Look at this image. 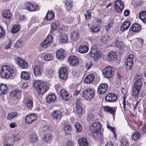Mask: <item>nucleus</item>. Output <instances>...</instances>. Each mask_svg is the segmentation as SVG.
Instances as JSON below:
<instances>
[{
	"instance_id": "43",
	"label": "nucleus",
	"mask_w": 146,
	"mask_h": 146,
	"mask_svg": "<svg viewBox=\"0 0 146 146\" xmlns=\"http://www.w3.org/2000/svg\"><path fill=\"white\" fill-rule=\"evenodd\" d=\"M44 58L45 60L48 61L52 60L53 59V56L51 54L47 53L45 55Z\"/></svg>"
},
{
	"instance_id": "35",
	"label": "nucleus",
	"mask_w": 146,
	"mask_h": 146,
	"mask_svg": "<svg viewBox=\"0 0 146 146\" xmlns=\"http://www.w3.org/2000/svg\"><path fill=\"white\" fill-rule=\"evenodd\" d=\"M18 115V113L16 112H12L9 113L7 116L8 119H11L16 117Z\"/></svg>"
},
{
	"instance_id": "10",
	"label": "nucleus",
	"mask_w": 146,
	"mask_h": 146,
	"mask_svg": "<svg viewBox=\"0 0 146 146\" xmlns=\"http://www.w3.org/2000/svg\"><path fill=\"white\" fill-rule=\"evenodd\" d=\"M25 8L29 11H33L38 10L37 6L34 5L29 2H27L25 4Z\"/></svg>"
},
{
	"instance_id": "26",
	"label": "nucleus",
	"mask_w": 146,
	"mask_h": 146,
	"mask_svg": "<svg viewBox=\"0 0 146 146\" xmlns=\"http://www.w3.org/2000/svg\"><path fill=\"white\" fill-rule=\"evenodd\" d=\"M94 78V75H89L85 78L84 80V81L86 83H90L93 81Z\"/></svg>"
},
{
	"instance_id": "12",
	"label": "nucleus",
	"mask_w": 146,
	"mask_h": 146,
	"mask_svg": "<svg viewBox=\"0 0 146 146\" xmlns=\"http://www.w3.org/2000/svg\"><path fill=\"white\" fill-rule=\"evenodd\" d=\"M66 68V67L62 68L59 71L60 77L63 80L66 79L68 76Z\"/></svg>"
},
{
	"instance_id": "3",
	"label": "nucleus",
	"mask_w": 146,
	"mask_h": 146,
	"mask_svg": "<svg viewBox=\"0 0 146 146\" xmlns=\"http://www.w3.org/2000/svg\"><path fill=\"white\" fill-rule=\"evenodd\" d=\"M82 97L86 100H92L95 95L94 90L91 88H88L82 92Z\"/></svg>"
},
{
	"instance_id": "33",
	"label": "nucleus",
	"mask_w": 146,
	"mask_h": 146,
	"mask_svg": "<svg viewBox=\"0 0 146 146\" xmlns=\"http://www.w3.org/2000/svg\"><path fill=\"white\" fill-rule=\"evenodd\" d=\"M88 49V47L86 46H82L78 48V51L80 53H84L87 52Z\"/></svg>"
},
{
	"instance_id": "47",
	"label": "nucleus",
	"mask_w": 146,
	"mask_h": 146,
	"mask_svg": "<svg viewBox=\"0 0 146 146\" xmlns=\"http://www.w3.org/2000/svg\"><path fill=\"white\" fill-rule=\"evenodd\" d=\"M75 126L77 132H80L82 130V127L80 124L78 123H75Z\"/></svg>"
},
{
	"instance_id": "32",
	"label": "nucleus",
	"mask_w": 146,
	"mask_h": 146,
	"mask_svg": "<svg viewBox=\"0 0 146 146\" xmlns=\"http://www.w3.org/2000/svg\"><path fill=\"white\" fill-rule=\"evenodd\" d=\"M54 17V14L52 11H49L47 13L45 18L47 21L51 20Z\"/></svg>"
},
{
	"instance_id": "9",
	"label": "nucleus",
	"mask_w": 146,
	"mask_h": 146,
	"mask_svg": "<svg viewBox=\"0 0 146 146\" xmlns=\"http://www.w3.org/2000/svg\"><path fill=\"white\" fill-rule=\"evenodd\" d=\"M37 117L36 114H30L27 115L25 119V121L27 123H30L33 122L36 119Z\"/></svg>"
},
{
	"instance_id": "7",
	"label": "nucleus",
	"mask_w": 146,
	"mask_h": 146,
	"mask_svg": "<svg viewBox=\"0 0 146 146\" xmlns=\"http://www.w3.org/2000/svg\"><path fill=\"white\" fill-rule=\"evenodd\" d=\"M124 3L121 0H117L114 3V8L116 12H120L123 9Z\"/></svg>"
},
{
	"instance_id": "22",
	"label": "nucleus",
	"mask_w": 146,
	"mask_h": 146,
	"mask_svg": "<svg viewBox=\"0 0 146 146\" xmlns=\"http://www.w3.org/2000/svg\"><path fill=\"white\" fill-rule=\"evenodd\" d=\"M104 110L105 111H108L112 114H114L116 111L115 108H111L108 106H106L104 107Z\"/></svg>"
},
{
	"instance_id": "46",
	"label": "nucleus",
	"mask_w": 146,
	"mask_h": 146,
	"mask_svg": "<svg viewBox=\"0 0 146 146\" xmlns=\"http://www.w3.org/2000/svg\"><path fill=\"white\" fill-rule=\"evenodd\" d=\"M121 45V43L119 40V38H116L115 41L113 46H117L118 47H120Z\"/></svg>"
},
{
	"instance_id": "53",
	"label": "nucleus",
	"mask_w": 146,
	"mask_h": 146,
	"mask_svg": "<svg viewBox=\"0 0 146 146\" xmlns=\"http://www.w3.org/2000/svg\"><path fill=\"white\" fill-rule=\"evenodd\" d=\"M23 44V42L22 40H18L15 43V46L16 47H19L22 46Z\"/></svg>"
},
{
	"instance_id": "17",
	"label": "nucleus",
	"mask_w": 146,
	"mask_h": 146,
	"mask_svg": "<svg viewBox=\"0 0 146 146\" xmlns=\"http://www.w3.org/2000/svg\"><path fill=\"white\" fill-rule=\"evenodd\" d=\"M101 128V124L98 122H94L92 123L91 127L93 131L97 132Z\"/></svg>"
},
{
	"instance_id": "15",
	"label": "nucleus",
	"mask_w": 146,
	"mask_h": 146,
	"mask_svg": "<svg viewBox=\"0 0 146 146\" xmlns=\"http://www.w3.org/2000/svg\"><path fill=\"white\" fill-rule=\"evenodd\" d=\"M117 57L116 53L113 51H111L108 54L107 59L109 61H114L116 60Z\"/></svg>"
},
{
	"instance_id": "38",
	"label": "nucleus",
	"mask_w": 146,
	"mask_h": 146,
	"mask_svg": "<svg viewBox=\"0 0 146 146\" xmlns=\"http://www.w3.org/2000/svg\"><path fill=\"white\" fill-rule=\"evenodd\" d=\"M21 78L25 80H28L29 79L30 77L27 72H23L21 74Z\"/></svg>"
},
{
	"instance_id": "52",
	"label": "nucleus",
	"mask_w": 146,
	"mask_h": 146,
	"mask_svg": "<svg viewBox=\"0 0 146 146\" xmlns=\"http://www.w3.org/2000/svg\"><path fill=\"white\" fill-rule=\"evenodd\" d=\"M100 29L97 26L93 25L92 26L91 30L92 32L94 33L97 32L99 31Z\"/></svg>"
},
{
	"instance_id": "59",
	"label": "nucleus",
	"mask_w": 146,
	"mask_h": 146,
	"mask_svg": "<svg viewBox=\"0 0 146 146\" xmlns=\"http://www.w3.org/2000/svg\"><path fill=\"white\" fill-rule=\"evenodd\" d=\"M13 137L14 139V140L15 141H19L20 139L19 136V134H14L13 135Z\"/></svg>"
},
{
	"instance_id": "49",
	"label": "nucleus",
	"mask_w": 146,
	"mask_h": 146,
	"mask_svg": "<svg viewBox=\"0 0 146 146\" xmlns=\"http://www.w3.org/2000/svg\"><path fill=\"white\" fill-rule=\"evenodd\" d=\"M136 77L137 79L136 80L143 82V77L142 74H137L136 76Z\"/></svg>"
},
{
	"instance_id": "58",
	"label": "nucleus",
	"mask_w": 146,
	"mask_h": 146,
	"mask_svg": "<svg viewBox=\"0 0 146 146\" xmlns=\"http://www.w3.org/2000/svg\"><path fill=\"white\" fill-rule=\"evenodd\" d=\"M5 35V32L3 28L0 26V38L2 37Z\"/></svg>"
},
{
	"instance_id": "2",
	"label": "nucleus",
	"mask_w": 146,
	"mask_h": 146,
	"mask_svg": "<svg viewBox=\"0 0 146 146\" xmlns=\"http://www.w3.org/2000/svg\"><path fill=\"white\" fill-rule=\"evenodd\" d=\"M14 73V69L9 66L4 65L1 68L0 74L1 76L5 78H9Z\"/></svg>"
},
{
	"instance_id": "54",
	"label": "nucleus",
	"mask_w": 146,
	"mask_h": 146,
	"mask_svg": "<svg viewBox=\"0 0 146 146\" xmlns=\"http://www.w3.org/2000/svg\"><path fill=\"white\" fill-rule=\"evenodd\" d=\"M27 107L29 108H31L33 106V102L31 100H29L27 103Z\"/></svg>"
},
{
	"instance_id": "56",
	"label": "nucleus",
	"mask_w": 146,
	"mask_h": 146,
	"mask_svg": "<svg viewBox=\"0 0 146 146\" xmlns=\"http://www.w3.org/2000/svg\"><path fill=\"white\" fill-rule=\"evenodd\" d=\"M83 100L81 98H78L76 101L75 106H81Z\"/></svg>"
},
{
	"instance_id": "20",
	"label": "nucleus",
	"mask_w": 146,
	"mask_h": 146,
	"mask_svg": "<svg viewBox=\"0 0 146 146\" xmlns=\"http://www.w3.org/2000/svg\"><path fill=\"white\" fill-rule=\"evenodd\" d=\"M64 52L62 49H59L56 52L57 58L59 60L62 61L64 58Z\"/></svg>"
},
{
	"instance_id": "18",
	"label": "nucleus",
	"mask_w": 146,
	"mask_h": 146,
	"mask_svg": "<svg viewBox=\"0 0 146 146\" xmlns=\"http://www.w3.org/2000/svg\"><path fill=\"white\" fill-rule=\"evenodd\" d=\"M140 25L138 23L134 24L132 25L129 29V30L135 32H139L141 30Z\"/></svg>"
},
{
	"instance_id": "44",
	"label": "nucleus",
	"mask_w": 146,
	"mask_h": 146,
	"mask_svg": "<svg viewBox=\"0 0 146 146\" xmlns=\"http://www.w3.org/2000/svg\"><path fill=\"white\" fill-rule=\"evenodd\" d=\"M20 29V28L19 25H15L12 28L11 31L13 33H15L18 32Z\"/></svg>"
},
{
	"instance_id": "8",
	"label": "nucleus",
	"mask_w": 146,
	"mask_h": 146,
	"mask_svg": "<svg viewBox=\"0 0 146 146\" xmlns=\"http://www.w3.org/2000/svg\"><path fill=\"white\" fill-rule=\"evenodd\" d=\"M105 99L107 102H114L116 100L117 96L113 93H109L106 96Z\"/></svg>"
},
{
	"instance_id": "27",
	"label": "nucleus",
	"mask_w": 146,
	"mask_h": 146,
	"mask_svg": "<svg viewBox=\"0 0 146 146\" xmlns=\"http://www.w3.org/2000/svg\"><path fill=\"white\" fill-rule=\"evenodd\" d=\"M2 16L4 17L7 19H10L12 15L10 10H5L3 11Z\"/></svg>"
},
{
	"instance_id": "60",
	"label": "nucleus",
	"mask_w": 146,
	"mask_h": 146,
	"mask_svg": "<svg viewBox=\"0 0 146 146\" xmlns=\"http://www.w3.org/2000/svg\"><path fill=\"white\" fill-rule=\"evenodd\" d=\"M137 39V44H139L140 46L142 45L143 43V40L141 38H138Z\"/></svg>"
},
{
	"instance_id": "14",
	"label": "nucleus",
	"mask_w": 146,
	"mask_h": 146,
	"mask_svg": "<svg viewBox=\"0 0 146 146\" xmlns=\"http://www.w3.org/2000/svg\"><path fill=\"white\" fill-rule=\"evenodd\" d=\"M69 63L73 66H75L78 64V59L76 56H70L68 59Z\"/></svg>"
},
{
	"instance_id": "21",
	"label": "nucleus",
	"mask_w": 146,
	"mask_h": 146,
	"mask_svg": "<svg viewBox=\"0 0 146 146\" xmlns=\"http://www.w3.org/2000/svg\"><path fill=\"white\" fill-rule=\"evenodd\" d=\"M56 98V96L53 94H51L48 95L46 98V102L48 103L54 102Z\"/></svg>"
},
{
	"instance_id": "24",
	"label": "nucleus",
	"mask_w": 146,
	"mask_h": 146,
	"mask_svg": "<svg viewBox=\"0 0 146 146\" xmlns=\"http://www.w3.org/2000/svg\"><path fill=\"white\" fill-rule=\"evenodd\" d=\"M65 7L67 11H70L72 9V3L70 0H65L64 2Z\"/></svg>"
},
{
	"instance_id": "39",
	"label": "nucleus",
	"mask_w": 146,
	"mask_h": 146,
	"mask_svg": "<svg viewBox=\"0 0 146 146\" xmlns=\"http://www.w3.org/2000/svg\"><path fill=\"white\" fill-rule=\"evenodd\" d=\"M59 25V22L56 21L54 23H52L51 25V28L50 30L51 32H53L56 30V28Z\"/></svg>"
},
{
	"instance_id": "55",
	"label": "nucleus",
	"mask_w": 146,
	"mask_h": 146,
	"mask_svg": "<svg viewBox=\"0 0 146 146\" xmlns=\"http://www.w3.org/2000/svg\"><path fill=\"white\" fill-rule=\"evenodd\" d=\"M71 36V38L77 37L79 36V34L78 32L74 31L72 33Z\"/></svg>"
},
{
	"instance_id": "42",
	"label": "nucleus",
	"mask_w": 146,
	"mask_h": 146,
	"mask_svg": "<svg viewBox=\"0 0 146 146\" xmlns=\"http://www.w3.org/2000/svg\"><path fill=\"white\" fill-rule=\"evenodd\" d=\"M75 111L76 113L78 114H80L82 113V108L81 106H75Z\"/></svg>"
},
{
	"instance_id": "28",
	"label": "nucleus",
	"mask_w": 146,
	"mask_h": 146,
	"mask_svg": "<svg viewBox=\"0 0 146 146\" xmlns=\"http://www.w3.org/2000/svg\"><path fill=\"white\" fill-rule=\"evenodd\" d=\"M7 90V86L4 84L0 85V95H2L5 94Z\"/></svg>"
},
{
	"instance_id": "62",
	"label": "nucleus",
	"mask_w": 146,
	"mask_h": 146,
	"mask_svg": "<svg viewBox=\"0 0 146 146\" xmlns=\"http://www.w3.org/2000/svg\"><path fill=\"white\" fill-rule=\"evenodd\" d=\"M110 38V37L109 36H104L102 38V40L104 41H107Z\"/></svg>"
},
{
	"instance_id": "29",
	"label": "nucleus",
	"mask_w": 146,
	"mask_h": 146,
	"mask_svg": "<svg viewBox=\"0 0 146 146\" xmlns=\"http://www.w3.org/2000/svg\"><path fill=\"white\" fill-rule=\"evenodd\" d=\"M78 143L80 146H88V145L86 139L84 138L79 139Z\"/></svg>"
},
{
	"instance_id": "5",
	"label": "nucleus",
	"mask_w": 146,
	"mask_h": 146,
	"mask_svg": "<svg viewBox=\"0 0 146 146\" xmlns=\"http://www.w3.org/2000/svg\"><path fill=\"white\" fill-rule=\"evenodd\" d=\"M53 41L52 36L51 35H48L41 43V45L43 48H46L50 45Z\"/></svg>"
},
{
	"instance_id": "1",
	"label": "nucleus",
	"mask_w": 146,
	"mask_h": 146,
	"mask_svg": "<svg viewBox=\"0 0 146 146\" xmlns=\"http://www.w3.org/2000/svg\"><path fill=\"white\" fill-rule=\"evenodd\" d=\"M33 86L38 92L41 94H44L48 89L45 83L41 81H34L33 83Z\"/></svg>"
},
{
	"instance_id": "64",
	"label": "nucleus",
	"mask_w": 146,
	"mask_h": 146,
	"mask_svg": "<svg viewBox=\"0 0 146 146\" xmlns=\"http://www.w3.org/2000/svg\"><path fill=\"white\" fill-rule=\"evenodd\" d=\"M98 51H96L95 50L91 49L89 53V55L90 56L92 54L95 53Z\"/></svg>"
},
{
	"instance_id": "37",
	"label": "nucleus",
	"mask_w": 146,
	"mask_h": 146,
	"mask_svg": "<svg viewBox=\"0 0 146 146\" xmlns=\"http://www.w3.org/2000/svg\"><path fill=\"white\" fill-rule=\"evenodd\" d=\"M143 82L141 81H138L136 80L134 85V87L139 89H141L142 85Z\"/></svg>"
},
{
	"instance_id": "23",
	"label": "nucleus",
	"mask_w": 146,
	"mask_h": 146,
	"mask_svg": "<svg viewBox=\"0 0 146 146\" xmlns=\"http://www.w3.org/2000/svg\"><path fill=\"white\" fill-rule=\"evenodd\" d=\"M130 23L128 21H125L121 25L120 27V30L124 31L128 29L130 25Z\"/></svg>"
},
{
	"instance_id": "40",
	"label": "nucleus",
	"mask_w": 146,
	"mask_h": 146,
	"mask_svg": "<svg viewBox=\"0 0 146 146\" xmlns=\"http://www.w3.org/2000/svg\"><path fill=\"white\" fill-rule=\"evenodd\" d=\"M29 140L30 142L33 143L37 140V138L36 135L34 133L31 134L30 136Z\"/></svg>"
},
{
	"instance_id": "25",
	"label": "nucleus",
	"mask_w": 146,
	"mask_h": 146,
	"mask_svg": "<svg viewBox=\"0 0 146 146\" xmlns=\"http://www.w3.org/2000/svg\"><path fill=\"white\" fill-rule=\"evenodd\" d=\"M34 73L35 76H38L41 74V72L38 66H35L34 68Z\"/></svg>"
},
{
	"instance_id": "16",
	"label": "nucleus",
	"mask_w": 146,
	"mask_h": 146,
	"mask_svg": "<svg viewBox=\"0 0 146 146\" xmlns=\"http://www.w3.org/2000/svg\"><path fill=\"white\" fill-rule=\"evenodd\" d=\"M52 115L54 119L60 120L62 117V113L60 111L56 110L52 113Z\"/></svg>"
},
{
	"instance_id": "57",
	"label": "nucleus",
	"mask_w": 146,
	"mask_h": 146,
	"mask_svg": "<svg viewBox=\"0 0 146 146\" xmlns=\"http://www.w3.org/2000/svg\"><path fill=\"white\" fill-rule=\"evenodd\" d=\"M20 92L18 90H15L11 92V96H16L17 94Z\"/></svg>"
},
{
	"instance_id": "31",
	"label": "nucleus",
	"mask_w": 146,
	"mask_h": 146,
	"mask_svg": "<svg viewBox=\"0 0 146 146\" xmlns=\"http://www.w3.org/2000/svg\"><path fill=\"white\" fill-rule=\"evenodd\" d=\"M44 141L46 143H48L53 138V136L52 134H48L43 136Z\"/></svg>"
},
{
	"instance_id": "13",
	"label": "nucleus",
	"mask_w": 146,
	"mask_h": 146,
	"mask_svg": "<svg viewBox=\"0 0 146 146\" xmlns=\"http://www.w3.org/2000/svg\"><path fill=\"white\" fill-rule=\"evenodd\" d=\"M60 97L63 99L68 101L70 99L69 94L68 92L64 89H61L60 92Z\"/></svg>"
},
{
	"instance_id": "41",
	"label": "nucleus",
	"mask_w": 146,
	"mask_h": 146,
	"mask_svg": "<svg viewBox=\"0 0 146 146\" xmlns=\"http://www.w3.org/2000/svg\"><path fill=\"white\" fill-rule=\"evenodd\" d=\"M68 40V38L66 34H62L60 37V41L62 43H65L67 42Z\"/></svg>"
},
{
	"instance_id": "36",
	"label": "nucleus",
	"mask_w": 146,
	"mask_h": 146,
	"mask_svg": "<svg viewBox=\"0 0 146 146\" xmlns=\"http://www.w3.org/2000/svg\"><path fill=\"white\" fill-rule=\"evenodd\" d=\"M140 90L141 89H139L138 88L134 87L133 90L132 91V95L134 97H138Z\"/></svg>"
},
{
	"instance_id": "61",
	"label": "nucleus",
	"mask_w": 146,
	"mask_h": 146,
	"mask_svg": "<svg viewBox=\"0 0 146 146\" xmlns=\"http://www.w3.org/2000/svg\"><path fill=\"white\" fill-rule=\"evenodd\" d=\"M113 25V23L112 22H109V23L108 24V25L106 27V31L108 30Z\"/></svg>"
},
{
	"instance_id": "34",
	"label": "nucleus",
	"mask_w": 146,
	"mask_h": 146,
	"mask_svg": "<svg viewBox=\"0 0 146 146\" xmlns=\"http://www.w3.org/2000/svg\"><path fill=\"white\" fill-rule=\"evenodd\" d=\"M140 19L143 22L146 23V11H143L141 12L139 15Z\"/></svg>"
},
{
	"instance_id": "19",
	"label": "nucleus",
	"mask_w": 146,
	"mask_h": 146,
	"mask_svg": "<svg viewBox=\"0 0 146 146\" xmlns=\"http://www.w3.org/2000/svg\"><path fill=\"white\" fill-rule=\"evenodd\" d=\"M18 64L23 68H25L28 66V64L25 60L20 58H17V59Z\"/></svg>"
},
{
	"instance_id": "4",
	"label": "nucleus",
	"mask_w": 146,
	"mask_h": 146,
	"mask_svg": "<svg viewBox=\"0 0 146 146\" xmlns=\"http://www.w3.org/2000/svg\"><path fill=\"white\" fill-rule=\"evenodd\" d=\"M114 69L112 67L108 66L104 69L102 71L104 76L108 78L112 77L114 73Z\"/></svg>"
},
{
	"instance_id": "48",
	"label": "nucleus",
	"mask_w": 146,
	"mask_h": 146,
	"mask_svg": "<svg viewBox=\"0 0 146 146\" xmlns=\"http://www.w3.org/2000/svg\"><path fill=\"white\" fill-rule=\"evenodd\" d=\"M140 135L139 133L136 132L133 134L132 135V138L133 140H136L139 138Z\"/></svg>"
},
{
	"instance_id": "45",
	"label": "nucleus",
	"mask_w": 146,
	"mask_h": 146,
	"mask_svg": "<svg viewBox=\"0 0 146 146\" xmlns=\"http://www.w3.org/2000/svg\"><path fill=\"white\" fill-rule=\"evenodd\" d=\"M90 56L92 57H93L94 58V60H96L98 59L100 57L99 51H98L95 53L91 55Z\"/></svg>"
},
{
	"instance_id": "50",
	"label": "nucleus",
	"mask_w": 146,
	"mask_h": 146,
	"mask_svg": "<svg viewBox=\"0 0 146 146\" xmlns=\"http://www.w3.org/2000/svg\"><path fill=\"white\" fill-rule=\"evenodd\" d=\"M51 127L50 126L48 125H45L43 128V131L44 133L50 132L51 131Z\"/></svg>"
},
{
	"instance_id": "6",
	"label": "nucleus",
	"mask_w": 146,
	"mask_h": 146,
	"mask_svg": "<svg viewBox=\"0 0 146 146\" xmlns=\"http://www.w3.org/2000/svg\"><path fill=\"white\" fill-rule=\"evenodd\" d=\"M134 56L131 54L129 55L128 57L126 59L125 61V67L127 70H130L131 68L133 61V58Z\"/></svg>"
},
{
	"instance_id": "51",
	"label": "nucleus",
	"mask_w": 146,
	"mask_h": 146,
	"mask_svg": "<svg viewBox=\"0 0 146 146\" xmlns=\"http://www.w3.org/2000/svg\"><path fill=\"white\" fill-rule=\"evenodd\" d=\"M84 15L85 18L86 19L88 20L91 18V12L90 11H87Z\"/></svg>"
},
{
	"instance_id": "63",
	"label": "nucleus",
	"mask_w": 146,
	"mask_h": 146,
	"mask_svg": "<svg viewBox=\"0 0 146 146\" xmlns=\"http://www.w3.org/2000/svg\"><path fill=\"white\" fill-rule=\"evenodd\" d=\"M74 143L71 141H68L67 142L66 146H74Z\"/></svg>"
},
{
	"instance_id": "30",
	"label": "nucleus",
	"mask_w": 146,
	"mask_h": 146,
	"mask_svg": "<svg viewBox=\"0 0 146 146\" xmlns=\"http://www.w3.org/2000/svg\"><path fill=\"white\" fill-rule=\"evenodd\" d=\"M64 130L65 134L68 135L70 133L71 130V127L69 124H66L64 126Z\"/></svg>"
},
{
	"instance_id": "11",
	"label": "nucleus",
	"mask_w": 146,
	"mask_h": 146,
	"mask_svg": "<svg viewBox=\"0 0 146 146\" xmlns=\"http://www.w3.org/2000/svg\"><path fill=\"white\" fill-rule=\"evenodd\" d=\"M107 85L104 83L100 84L98 87V92L100 94H104L107 90Z\"/></svg>"
}]
</instances>
